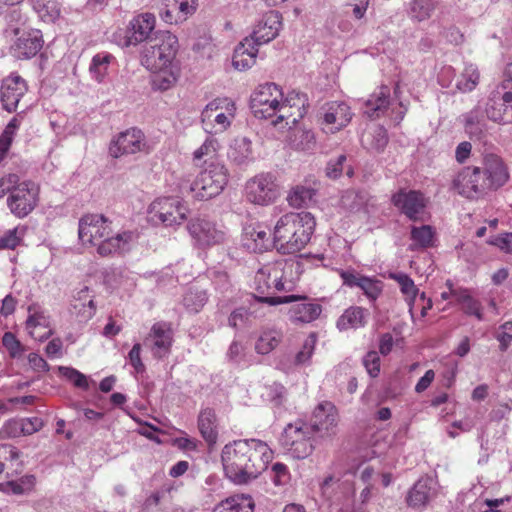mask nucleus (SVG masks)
<instances>
[{
	"label": "nucleus",
	"instance_id": "nucleus-1",
	"mask_svg": "<svg viewBox=\"0 0 512 512\" xmlns=\"http://www.w3.org/2000/svg\"><path fill=\"white\" fill-rule=\"evenodd\" d=\"M272 459V450L258 439L235 440L226 444L221 453L225 475L235 484L256 479Z\"/></svg>",
	"mask_w": 512,
	"mask_h": 512
},
{
	"label": "nucleus",
	"instance_id": "nucleus-2",
	"mask_svg": "<svg viewBox=\"0 0 512 512\" xmlns=\"http://www.w3.org/2000/svg\"><path fill=\"white\" fill-rule=\"evenodd\" d=\"M509 179V174L502 159L495 154H487L483 167H464L453 180V187L468 199H477L487 192L502 187Z\"/></svg>",
	"mask_w": 512,
	"mask_h": 512
},
{
	"label": "nucleus",
	"instance_id": "nucleus-3",
	"mask_svg": "<svg viewBox=\"0 0 512 512\" xmlns=\"http://www.w3.org/2000/svg\"><path fill=\"white\" fill-rule=\"evenodd\" d=\"M300 264L294 260H277L261 267L254 277V298L261 303L276 306L291 303L299 299L296 295L274 296L276 292L291 291L294 288V276Z\"/></svg>",
	"mask_w": 512,
	"mask_h": 512
},
{
	"label": "nucleus",
	"instance_id": "nucleus-4",
	"mask_svg": "<svg viewBox=\"0 0 512 512\" xmlns=\"http://www.w3.org/2000/svg\"><path fill=\"white\" fill-rule=\"evenodd\" d=\"M315 219L309 212H290L276 222L273 235L275 248L282 254H294L310 241Z\"/></svg>",
	"mask_w": 512,
	"mask_h": 512
},
{
	"label": "nucleus",
	"instance_id": "nucleus-5",
	"mask_svg": "<svg viewBox=\"0 0 512 512\" xmlns=\"http://www.w3.org/2000/svg\"><path fill=\"white\" fill-rule=\"evenodd\" d=\"M228 183L226 167L217 162L209 163L191 185V192L198 200H208L219 195Z\"/></svg>",
	"mask_w": 512,
	"mask_h": 512
},
{
	"label": "nucleus",
	"instance_id": "nucleus-6",
	"mask_svg": "<svg viewBox=\"0 0 512 512\" xmlns=\"http://www.w3.org/2000/svg\"><path fill=\"white\" fill-rule=\"evenodd\" d=\"M177 38L166 33L161 38L149 41L142 52L141 63L149 71L169 67L173 64L177 52Z\"/></svg>",
	"mask_w": 512,
	"mask_h": 512
},
{
	"label": "nucleus",
	"instance_id": "nucleus-7",
	"mask_svg": "<svg viewBox=\"0 0 512 512\" xmlns=\"http://www.w3.org/2000/svg\"><path fill=\"white\" fill-rule=\"evenodd\" d=\"M235 111V103L227 97L212 100L201 113L205 131L211 134L224 132L230 127Z\"/></svg>",
	"mask_w": 512,
	"mask_h": 512
},
{
	"label": "nucleus",
	"instance_id": "nucleus-8",
	"mask_svg": "<svg viewBox=\"0 0 512 512\" xmlns=\"http://www.w3.org/2000/svg\"><path fill=\"white\" fill-rule=\"evenodd\" d=\"M280 441L282 447L295 459L307 458L314 449L312 428L307 425H287Z\"/></svg>",
	"mask_w": 512,
	"mask_h": 512
},
{
	"label": "nucleus",
	"instance_id": "nucleus-9",
	"mask_svg": "<svg viewBox=\"0 0 512 512\" xmlns=\"http://www.w3.org/2000/svg\"><path fill=\"white\" fill-rule=\"evenodd\" d=\"M282 99L283 93L275 83H265L251 95L250 107L257 118H274L275 109Z\"/></svg>",
	"mask_w": 512,
	"mask_h": 512
},
{
	"label": "nucleus",
	"instance_id": "nucleus-10",
	"mask_svg": "<svg viewBox=\"0 0 512 512\" xmlns=\"http://www.w3.org/2000/svg\"><path fill=\"white\" fill-rule=\"evenodd\" d=\"M150 214L153 220L171 226L181 224L189 214V208L177 197H163L150 205Z\"/></svg>",
	"mask_w": 512,
	"mask_h": 512
},
{
	"label": "nucleus",
	"instance_id": "nucleus-11",
	"mask_svg": "<svg viewBox=\"0 0 512 512\" xmlns=\"http://www.w3.org/2000/svg\"><path fill=\"white\" fill-rule=\"evenodd\" d=\"M150 150L144 133L137 128H130L119 133L109 147V153L114 158L135 153H149Z\"/></svg>",
	"mask_w": 512,
	"mask_h": 512
},
{
	"label": "nucleus",
	"instance_id": "nucleus-12",
	"mask_svg": "<svg viewBox=\"0 0 512 512\" xmlns=\"http://www.w3.org/2000/svg\"><path fill=\"white\" fill-rule=\"evenodd\" d=\"M245 194L249 202L257 205H268L278 196L275 178L270 173H261L247 181Z\"/></svg>",
	"mask_w": 512,
	"mask_h": 512
},
{
	"label": "nucleus",
	"instance_id": "nucleus-13",
	"mask_svg": "<svg viewBox=\"0 0 512 512\" xmlns=\"http://www.w3.org/2000/svg\"><path fill=\"white\" fill-rule=\"evenodd\" d=\"M39 187L27 181L19 184L7 199V205L15 216L23 218L33 211L38 202Z\"/></svg>",
	"mask_w": 512,
	"mask_h": 512
},
{
	"label": "nucleus",
	"instance_id": "nucleus-14",
	"mask_svg": "<svg viewBox=\"0 0 512 512\" xmlns=\"http://www.w3.org/2000/svg\"><path fill=\"white\" fill-rule=\"evenodd\" d=\"M306 104L307 97L305 94L291 91L284 100L279 101L272 124L277 126L285 121L286 125H295L306 114Z\"/></svg>",
	"mask_w": 512,
	"mask_h": 512
},
{
	"label": "nucleus",
	"instance_id": "nucleus-15",
	"mask_svg": "<svg viewBox=\"0 0 512 512\" xmlns=\"http://www.w3.org/2000/svg\"><path fill=\"white\" fill-rule=\"evenodd\" d=\"M187 228L195 244L199 247H210L225 240L226 232L223 227L206 218L192 219Z\"/></svg>",
	"mask_w": 512,
	"mask_h": 512
},
{
	"label": "nucleus",
	"instance_id": "nucleus-16",
	"mask_svg": "<svg viewBox=\"0 0 512 512\" xmlns=\"http://www.w3.org/2000/svg\"><path fill=\"white\" fill-rule=\"evenodd\" d=\"M111 234V223L103 215L88 214L79 220L78 236L84 245L96 246Z\"/></svg>",
	"mask_w": 512,
	"mask_h": 512
},
{
	"label": "nucleus",
	"instance_id": "nucleus-17",
	"mask_svg": "<svg viewBox=\"0 0 512 512\" xmlns=\"http://www.w3.org/2000/svg\"><path fill=\"white\" fill-rule=\"evenodd\" d=\"M351 119V109L345 102L333 101L321 108L320 126L326 134L337 133L345 128Z\"/></svg>",
	"mask_w": 512,
	"mask_h": 512
},
{
	"label": "nucleus",
	"instance_id": "nucleus-18",
	"mask_svg": "<svg viewBox=\"0 0 512 512\" xmlns=\"http://www.w3.org/2000/svg\"><path fill=\"white\" fill-rule=\"evenodd\" d=\"M392 202L410 220H424L426 199L422 193L414 190H401L393 195Z\"/></svg>",
	"mask_w": 512,
	"mask_h": 512
},
{
	"label": "nucleus",
	"instance_id": "nucleus-19",
	"mask_svg": "<svg viewBox=\"0 0 512 512\" xmlns=\"http://www.w3.org/2000/svg\"><path fill=\"white\" fill-rule=\"evenodd\" d=\"M154 358L163 359L170 354L173 343V332L166 322L155 323L145 339Z\"/></svg>",
	"mask_w": 512,
	"mask_h": 512
},
{
	"label": "nucleus",
	"instance_id": "nucleus-20",
	"mask_svg": "<svg viewBox=\"0 0 512 512\" xmlns=\"http://www.w3.org/2000/svg\"><path fill=\"white\" fill-rule=\"evenodd\" d=\"M40 30L31 29L20 32L11 46V53L18 59H30L34 57L43 46Z\"/></svg>",
	"mask_w": 512,
	"mask_h": 512
},
{
	"label": "nucleus",
	"instance_id": "nucleus-21",
	"mask_svg": "<svg viewBox=\"0 0 512 512\" xmlns=\"http://www.w3.org/2000/svg\"><path fill=\"white\" fill-rule=\"evenodd\" d=\"M156 18L151 13H142L134 17L127 28L125 46L137 45L149 39L155 28Z\"/></svg>",
	"mask_w": 512,
	"mask_h": 512
},
{
	"label": "nucleus",
	"instance_id": "nucleus-22",
	"mask_svg": "<svg viewBox=\"0 0 512 512\" xmlns=\"http://www.w3.org/2000/svg\"><path fill=\"white\" fill-rule=\"evenodd\" d=\"M137 241V234L132 231H123L104 237L97 245V252L101 256L123 254L129 251Z\"/></svg>",
	"mask_w": 512,
	"mask_h": 512
},
{
	"label": "nucleus",
	"instance_id": "nucleus-23",
	"mask_svg": "<svg viewBox=\"0 0 512 512\" xmlns=\"http://www.w3.org/2000/svg\"><path fill=\"white\" fill-rule=\"evenodd\" d=\"M337 421L338 414L336 407L333 403L325 401L315 408L311 428L323 435L329 436L335 434Z\"/></svg>",
	"mask_w": 512,
	"mask_h": 512
},
{
	"label": "nucleus",
	"instance_id": "nucleus-24",
	"mask_svg": "<svg viewBox=\"0 0 512 512\" xmlns=\"http://www.w3.org/2000/svg\"><path fill=\"white\" fill-rule=\"evenodd\" d=\"M280 27V14L277 11H270L258 22L249 38L257 46L266 44L277 37Z\"/></svg>",
	"mask_w": 512,
	"mask_h": 512
},
{
	"label": "nucleus",
	"instance_id": "nucleus-25",
	"mask_svg": "<svg viewBox=\"0 0 512 512\" xmlns=\"http://www.w3.org/2000/svg\"><path fill=\"white\" fill-rule=\"evenodd\" d=\"M26 90V82L20 76H10L4 79L1 86L3 108L8 112L16 111L18 103Z\"/></svg>",
	"mask_w": 512,
	"mask_h": 512
},
{
	"label": "nucleus",
	"instance_id": "nucleus-26",
	"mask_svg": "<svg viewBox=\"0 0 512 512\" xmlns=\"http://www.w3.org/2000/svg\"><path fill=\"white\" fill-rule=\"evenodd\" d=\"M340 275L344 285L351 288H360L370 301H375L382 292V282L376 278L363 276L351 271H342Z\"/></svg>",
	"mask_w": 512,
	"mask_h": 512
},
{
	"label": "nucleus",
	"instance_id": "nucleus-27",
	"mask_svg": "<svg viewBox=\"0 0 512 512\" xmlns=\"http://www.w3.org/2000/svg\"><path fill=\"white\" fill-rule=\"evenodd\" d=\"M242 241L243 245L247 249L255 253H261L271 247H275L274 237L271 238L269 229L262 225L249 226L245 228Z\"/></svg>",
	"mask_w": 512,
	"mask_h": 512
},
{
	"label": "nucleus",
	"instance_id": "nucleus-28",
	"mask_svg": "<svg viewBox=\"0 0 512 512\" xmlns=\"http://www.w3.org/2000/svg\"><path fill=\"white\" fill-rule=\"evenodd\" d=\"M512 110V91H506L502 95L494 92L486 106L487 117L497 123H510L507 113Z\"/></svg>",
	"mask_w": 512,
	"mask_h": 512
},
{
	"label": "nucleus",
	"instance_id": "nucleus-29",
	"mask_svg": "<svg viewBox=\"0 0 512 512\" xmlns=\"http://www.w3.org/2000/svg\"><path fill=\"white\" fill-rule=\"evenodd\" d=\"M435 485L431 477L420 478L410 489L406 498L407 504L414 508L425 506L435 496Z\"/></svg>",
	"mask_w": 512,
	"mask_h": 512
},
{
	"label": "nucleus",
	"instance_id": "nucleus-30",
	"mask_svg": "<svg viewBox=\"0 0 512 512\" xmlns=\"http://www.w3.org/2000/svg\"><path fill=\"white\" fill-rule=\"evenodd\" d=\"M197 426L202 438L209 446L217 442L219 421L214 409L210 407L202 408L197 418Z\"/></svg>",
	"mask_w": 512,
	"mask_h": 512
},
{
	"label": "nucleus",
	"instance_id": "nucleus-31",
	"mask_svg": "<svg viewBox=\"0 0 512 512\" xmlns=\"http://www.w3.org/2000/svg\"><path fill=\"white\" fill-rule=\"evenodd\" d=\"M227 157L236 166H247L254 161L252 142L247 137L235 138L228 149Z\"/></svg>",
	"mask_w": 512,
	"mask_h": 512
},
{
	"label": "nucleus",
	"instance_id": "nucleus-32",
	"mask_svg": "<svg viewBox=\"0 0 512 512\" xmlns=\"http://www.w3.org/2000/svg\"><path fill=\"white\" fill-rule=\"evenodd\" d=\"M258 46L253 44V40L245 38L237 45L232 57V64L235 69L244 71L251 68L256 62Z\"/></svg>",
	"mask_w": 512,
	"mask_h": 512
},
{
	"label": "nucleus",
	"instance_id": "nucleus-33",
	"mask_svg": "<svg viewBox=\"0 0 512 512\" xmlns=\"http://www.w3.org/2000/svg\"><path fill=\"white\" fill-rule=\"evenodd\" d=\"M369 316L368 309L351 306L338 318L336 325L340 331L363 328L368 323Z\"/></svg>",
	"mask_w": 512,
	"mask_h": 512
},
{
	"label": "nucleus",
	"instance_id": "nucleus-34",
	"mask_svg": "<svg viewBox=\"0 0 512 512\" xmlns=\"http://www.w3.org/2000/svg\"><path fill=\"white\" fill-rule=\"evenodd\" d=\"M390 89L387 86H381L377 91L370 95L365 101L363 113L371 119H377L382 116L389 106Z\"/></svg>",
	"mask_w": 512,
	"mask_h": 512
},
{
	"label": "nucleus",
	"instance_id": "nucleus-35",
	"mask_svg": "<svg viewBox=\"0 0 512 512\" xmlns=\"http://www.w3.org/2000/svg\"><path fill=\"white\" fill-rule=\"evenodd\" d=\"M322 312V307L316 303L299 302L291 306L289 317L295 323H310L316 320Z\"/></svg>",
	"mask_w": 512,
	"mask_h": 512
},
{
	"label": "nucleus",
	"instance_id": "nucleus-36",
	"mask_svg": "<svg viewBox=\"0 0 512 512\" xmlns=\"http://www.w3.org/2000/svg\"><path fill=\"white\" fill-rule=\"evenodd\" d=\"M451 294L456 304L461 306L463 312L467 315H473L477 319H482L481 304L476 300L466 288L452 289Z\"/></svg>",
	"mask_w": 512,
	"mask_h": 512
},
{
	"label": "nucleus",
	"instance_id": "nucleus-37",
	"mask_svg": "<svg viewBox=\"0 0 512 512\" xmlns=\"http://www.w3.org/2000/svg\"><path fill=\"white\" fill-rule=\"evenodd\" d=\"M254 503L249 496L234 495L218 503L212 512H253Z\"/></svg>",
	"mask_w": 512,
	"mask_h": 512
},
{
	"label": "nucleus",
	"instance_id": "nucleus-38",
	"mask_svg": "<svg viewBox=\"0 0 512 512\" xmlns=\"http://www.w3.org/2000/svg\"><path fill=\"white\" fill-rule=\"evenodd\" d=\"M388 278L398 283L400 291L405 296V300L409 306V312L413 317V305L419 292L414 281L410 276L403 272H390L388 274Z\"/></svg>",
	"mask_w": 512,
	"mask_h": 512
},
{
	"label": "nucleus",
	"instance_id": "nucleus-39",
	"mask_svg": "<svg viewBox=\"0 0 512 512\" xmlns=\"http://www.w3.org/2000/svg\"><path fill=\"white\" fill-rule=\"evenodd\" d=\"M435 10L433 0H411L407 3L406 13L412 22L428 20Z\"/></svg>",
	"mask_w": 512,
	"mask_h": 512
},
{
	"label": "nucleus",
	"instance_id": "nucleus-40",
	"mask_svg": "<svg viewBox=\"0 0 512 512\" xmlns=\"http://www.w3.org/2000/svg\"><path fill=\"white\" fill-rule=\"evenodd\" d=\"M36 485V477L27 474L17 480L0 483V491L14 495H28L34 491Z\"/></svg>",
	"mask_w": 512,
	"mask_h": 512
},
{
	"label": "nucleus",
	"instance_id": "nucleus-41",
	"mask_svg": "<svg viewBox=\"0 0 512 512\" xmlns=\"http://www.w3.org/2000/svg\"><path fill=\"white\" fill-rule=\"evenodd\" d=\"M151 72L153 73V87L161 91H165L171 88L176 83L179 76L178 67L174 63L169 67H163L162 69Z\"/></svg>",
	"mask_w": 512,
	"mask_h": 512
},
{
	"label": "nucleus",
	"instance_id": "nucleus-42",
	"mask_svg": "<svg viewBox=\"0 0 512 512\" xmlns=\"http://www.w3.org/2000/svg\"><path fill=\"white\" fill-rule=\"evenodd\" d=\"M465 131L471 138L481 139L487 131V123L479 109H473L464 115Z\"/></svg>",
	"mask_w": 512,
	"mask_h": 512
},
{
	"label": "nucleus",
	"instance_id": "nucleus-43",
	"mask_svg": "<svg viewBox=\"0 0 512 512\" xmlns=\"http://www.w3.org/2000/svg\"><path fill=\"white\" fill-rule=\"evenodd\" d=\"M289 144L297 151L312 152L315 150L317 143L313 131L298 129L290 136Z\"/></svg>",
	"mask_w": 512,
	"mask_h": 512
},
{
	"label": "nucleus",
	"instance_id": "nucleus-44",
	"mask_svg": "<svg viewBox=\"0 0 512 512\" xmlns=\"http://www.w3.org/2000/svg\"><path fill=\"white\" fill-rule=\"evenodd\" d=\"M208 293L197 286L188 288L183 296V305L191 313H198L207 303Z\"/></svg>",
	"mask_w": 512,
	"mask_h": 512
},
{
	"label": "nucleus",
	"instance_id": "nucleus-45",
	"mask_svg": "<svg viewBox=\"0 0 512 512\" xmlns=\"http://www.w3.org/2000/svg\"><path fill=\"white\" fill-rule=\"evenodd\" d=\"M434 230L429 225L412 226L411 228V240L412 243L409 246L410 250H416L418 248H428L433 245Z\"/></svg>",
	"mask_w": 512,
	"mask_h": 512
},
{
	"label": "nucleus",
	"instance_id": "nucleus-46",
	"mask_svg": "<svg viewBox=\"0 0 512 512\" xmlns=\"http://www.w3.org/2000/svg\"><path fill=\"white\" fill-rule=\"evenodd\" d=\"M282 338V332L277 329L265 330L259 336L255 344V350L259 354L266 355L279 345Z\"/></svg>",
	"mask_w": 512,
	"mask_h": 512
},
{
	"label": "nucleus",
	"instance_id": "nucleus-47",
	"mask_svg": "<svg viewBox=\"0 0 512 512\" xmlns=\"http://www.w3.org/2000/svg\"><path fill=\"white\" fill-rule=\"evenodd\" d=\"M480 75L476 65L466 64L463 72L456 82V89L459 92L467 93L475 89L479 83Z\"/></svg>",
	"mask_w": 512,
	"mask_h": 512
},
{
	"label": "nucleus",
	"instance_id": "nucleus-48",
	"mask_svg": "<svg viewBox=\"0 0 512 512\" xmlns=\"http://www.w3.org/2000/svg\"><path fill=\"white\" fill-rule=\"evenodd\" d=\"M112 60H114V56L108 52H100L94 55L89 67L92 78L97 82H102L108 73Z\"/></svg>",
	"mask_w": 512,
	"mask_h": 512
},
{
	"label": "nucleus",
	"instance_id": "nucleus-49",
	"mask_svg": "<svg viewBox=\"0 0 512 512\" xmlns=\"http://www.w3.org/2000/svg\"><path fill=\"white\" fill-rule=\"evenodd\" d=\"M33 8L46 22H53L60 15V8L56 0H33Z\"/></svg>",
	"mask_w": 512,
	"mask_h": 512
},
{
	"label": "nucleus",
	"instance_id": "nucleus-50",
	"mask_svg": "<svg viewBox=\"0 0 512 512\" xmlns=\"http://www.w3.org/2000/svg\"><path fill=\"white\" fill-rule=\"evenodd\" d=\"M314 196V190L304 186H296L287 197L290 206L302 208L307 206Z\"/></svg>",
	"mask_w": 512,
	"mask_h": 512
},
{
	"label": "nucleus",
	"instance_id": "nucleus-51",
	"mask_svg": "<svg viewBox=\"0 0 512 512\" xmlns=\"http://www.w3.org/2000/svg\"><path fill=\"white\" fill-rule=\"evenodd\" d=\"M70 312L80 323H85L94 316L96 306L93 300H89V302L72 301Z\"/></svg>",
	"mask_w": 512,
	"mask_h": 512
},
{
	"label": "nucleus",
	"instance_id": "nucleus-52",
	"mask_svg": "<svg viewBox=\"0 0 512 512\" xmlns=\"http://www.w3.org/2000/svg\"><path fill=\"white\" fill-rule=\"evenodd\" d=\"M29 312H30V315H29V317L26 320V328L29 330V334L33 338L38 339L40 341H43V340L47 339L49 337V335L51 334V331H47V332H45L42 335H37L35 333V330L38 327H44L45 326V323H46L45 316L42 313H39V312H36V311L32 313V308L31 307H29Z\"/></svg>",
	"mask_w": 512,
	"mask_h": 512
},
{
	"label": "nucleus",
	"instance_id": "nucleus-53",
	"mask_svg": "<svg viewBox=\"0 0 512 512\" xmlns=\"http://www.w3.org/2000/svg\"><path fill=\"white\" fill-rule=\"evenodd\" d=\"M25 231L26 228L24 226L7 230L0 236V249H14L20 243Z\"/></svg>",
	"mask_w": 512,
	"mask_h": 512
},
{
	"label": "nucleus",
	"instance_id": "nucleus-54",
	"mask_svg": "<svg viewBox=\"0 0 512 512\" xmlns=\"http://www.w3.org/2000/svg\"><path fill=\"white\" fill-rule=\"evenodd\" d=\"M219 144L215 138L209 137L204 143L194 151V161L207 162L208 159H213L218 150Z\"/></svg>",
	"mask_w": 512,
	"mask_h": 512
},
{
	"label": "nucleus",
	"instance_id": "nucleus-55",
	"mask_svg": "<svg viewBox=\"0 0 512 512\" xmlns=\"http://www.w3.org/2000/svg\"><path fill=\"white\" fill-rule=\"evenodd\" d=\"M174 6L177 11L176 22H183L195 13L198 0H174Z\"/></svg>",
	"mask_w": 512,
	"mask_h": 512
},
{
	"label": "nucleus",
	"instance_id": "nucleus-56",
	"mask_svg": "<svg viewBox=\"0 0 512 512\" xmlns=\"http://www.w3.org/2000/svg\"><path fill=\"white\" fill-rule=\"evenodd\" d=\"M2 344L12 358H20L25 351L21 342L12 332L4 333L2 337Z\"/></svg>",
	"mask_w": 512,
	"mask_h": 512
},
{
	"label": "nucleus",
	"instance_id": "nucleus-57",
	"mask_svg": "<svg viewBox=\"0 0 512 512\" xmlns=\"http://www.w3.org/2000/svg\"><path fill=\"white\" fill-rule=\"evenodd\" d=\"M62 376L72 382L76 387L87 390L89 383L87 377L78 370L71 367H59Z\"/></svg>",
	"mask_w": 512,
	"mask_h": 512
},
{
	"label": "nucleus",
	"instance_id": "nucleus-58",
	"mask_svg": "<svg viewBox=\"0 0 512 512\" xmlns=\"http://www.w3.org/2000/svg\"><path fill=\"white\" fill-rule=\"evenodd\" d=\"M315 343L316 338L314 334L309 335L304 341L302 349L295 356L296 365H305L309 362L314 353Z\"/></svg>",
	"mask_w": 512,
	"mask_h": 512
},
{
	"label": "nucleus",
	"instance_id": "nucleus-59",
	"mask_svg": "<svg viewBox=\"0 0 512 512\" xmlns=\"http://www.w3.org/2000/svg\"><path fill=\"white\" fill-rule=\"evenodd\" d=\"M270 478L277 486H284L290 481V473L288 468L283 463H274L271 468Z\"/></svg>",
	"mask_w": 512,
	"mask_h": 512
},
{
	"label": "nucleus",
	"instance_id": "nucleus-60",
	"mask_svg": "<svg viewBox=\"0 0 512 512\" xmlns=\"http://www.w3.org/2000/svg\"><path fill=\"white\" fill-rule=\"evenodd\" d=\"M251 313L243 308L235 309L228 318V325L232 328H241L249 324Z\"/></svg>",
	"mask_w": 512,
	"mask_h": 512
},
{
	"label": "nucleus",
	"instance_id": "nucleus-61",
	"mask_svg": "<svg viewBox=\"0 0 512 512\" xmlns=\"http://www.w3.org/2000/svg\"><path fill=\"white\" fill-rule=\"evenodd\" d=\"M495 337L499 341V349L502 352L506 351L512 342V321L502 324Z\"/></svg>",
	"mask_w": 512,
	"mask_h": 512
},
{
	"label": "nucleus",
	"instance_id": "nucleus-62",
	"mask_svg": "<svg viewBox=\"0 0 512 512\" xmlns=\"http://www.w3.org/2000/svg\"><path fill=\"white\" fill-rule=\"evenodd\" d=\"M6 22L9 28L18 35L20 33V29L17 25L24 24L25 19L19 7L12 6L7 13L5 14Z\"/></svg>",
	"mask_w": 512,
	"mask_h": 512
},
{
	"label": "nucleus",
	"instance_id": "nucleus-63",
	"mask_svg": "<svg viewBox=\"0 0 512 512\" xmlns=\"http://www.w3.org/2000/svg\"><path fill=\"white\" fill-rule=\"evenodd\" d=\"M363 365L371 377H377L380 372V357L376 351H369L363 358Z\"/></svg>",
	"mask_w": 512,
	"mask_h": 512
},
{
	"label": "nucleus",
	"instance_id": "nucleus-64",
	"mask_svg": "<svg viewBox=\"0 0 512 512\" xmlns=\"http://www.w3.org/2000/svg\"><path fill=\"white\" fill-rule=\"evenodd\" d=\"M488 243L493 246H496L504 253L512 254V233H503L491 237Z\"/></svg>",
	"mask_w": 512,
	"mask_h": 512
}]
</instances>
